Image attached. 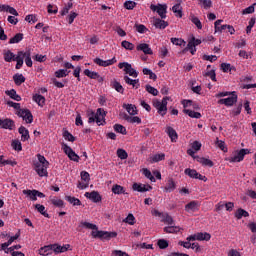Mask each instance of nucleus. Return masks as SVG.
Masks as SVG:
<instances>
[{
    "label": "nucleus",
    "mask_w": 256,
    "mask_h": 256,
    "mask_svg": "<svg viewBox=\"0 0 256 256\" xmlns=\"http://www.w3.org/2000/svg\"><path fill=\"white\" fill-rule=\"evenodd\" d=\"M70 247H71L70 244H65L63 246L59 244L46 245L39 249V255H43V256L53 255V251L54 253H56V255H59V253H65L66 251H69Z\"/></svg>",
    "instance_id": "f03ea898"
},
{
    "label": "nucleus",
    "mask_w": 256,
    "mask_h": 256,
    "mask_svg": "<svg viewBox=\"0 0 256 256\" xmlns=\"http://www.w3.org/2000/svg\"><path fill=\"white\" fill-rule=\"evenodd\" d=\"M63 137L66 141H70L71 143L75 142V136L71 134L68 130L63 132Z\"/></svg>",
    "instance_id": "bf43d9fd"
},
{
    "label": "nucleus",
    "mask_w": 256,
    "mask_h": 256,
    "mask_svg": "<svg viewBox=\"0 0 256 256\" xmlns=\"http://www.w3.org/2000/svg\"><path fill=\"white\" fill-rule=\"evenodd\" d=\"M116 155L119 159L125 160L127 157H129V154H127V151L125 149L119 148L116 152Z\"/></svg>",
    "instance_id": "5fc2aeb1"
},
{
    "label": "nucleus",
    "mask_w": 256,
    "mask_h": 256,
    "mask_svg": "<svg viewBox=\"0 0 256 256\" xmlns=\"http://www.w3.org/2000/svg\"><path fill=\"white\" fill-rule=\"evenodd\" d=\"M222 23H223L222 19H218L215 21L214 23L215 33H226L228 24L221 25Z\"/></svg>",
    "instance_id": "dca6fc26"
},
{
    "label": "nucleus",
    "mask_w": 256,
    "mask_h": 256,
    "mask_svg": "<svg viewBox=\"0 0 256 256\" xmlns=\"http://www.w3.org/2000/svg\"><path fill=\"white\" fill-rule=\"evenodd\" d=\"M165 133H167L168 137H170L172 143H177L179 135L177 134V131L173 127H166Z\"/></svg>",
    "instance_id": "ddd939ff"
},
{
    "label": "nucleus",
    "mask_w": 256,
    "mask_h": 256,
    "mask_svg": "<svg viewBox=\"0 0 256 256\" xmlns=\"http://www.w3.org/2000/svg\"><path fill=\"white\" fill-rule=\"evenodd\" d=\"M185 51H190L191 55H195V53H197V48L193 42L189 41L187 47L184 49V52Z\"/></svg>",
    "instance_id": "6e6d98bb"
},
{
    "label": "nucleus",
    "mask_w": 256,
    "mask_h": 256,
    "mask_svg": "<svg viewBox=\"0 0 256 256\" xmlns=\"http://www.w3.org/2000/svg\"><path fill=\"white\" fill-rule=\"evenodd\" d=\"M190 21H192V23L196 25L197 29H203V24L201 23V20H199V17L195 15L190 16Z\"/></svg>",
    "instance_id": "603ef678"
},
{
    "label": "nucleus",
    "mask_w": 256,
    "mask_h": 256,
    "mask_svg": "<svg viewBox=\"0 0 256 256\" xmlns=\"http://www.w3.org/2000/svg\"><path fill=\"white\" fill-rule=\"evenodd\" d=\"M70 9H73V4L71 2H68L67 4H65V6L60 11V15H62V17H65V15H67V13H69Z\"/></svg>",
    "instance_id": "864d4df0"
},
{
    "label": "nucleus",
    "mask_w": 256,
    "mask_h": 256,
    "mask_svg": "<svg viewBox=\"0 0 256 256\" xmlns=\"http://www.w3.org/2000/svg\"><path fill=\"white\" fill-rule=\"evenodd\" d=\"M22 57L25 59V64L27 67H33V60H31V49L22 51Z\"/></svg>",
    "instance_id": "4be33fe9"
},
{
    "label": "nucleus",
    "mask_w": 256,
    "mask_h": 256,
    "mask_svg": "<svg viewBox=\"0 0 256 256\" xmlns=\"http://www.w3.org/2000/svg\"><path fill=\"white\" fill-rule=\"evenodd\" d=\"M80 225H82V227H85L86 229H92L91 235L94 239H106L107 241H109V239H115V237H117V232L98 230L99 228L97 227V225L93 223L82 221Z\"/></svg>",
    "instance_id": "f257e3e1"
},
{
    "label": "nucleus",
    "mask_w": 256,
    "mask_h": 256,
    "mask_svg": "<svg viewBox=\"0 0 256 256\" xmlns=\"http://www.w3.org/2000/svg\"><path fill=\"white\" fill-rule=\"evenodd\" d=\"M13 80L15 85H23V83H25V76H23V74H15L13 76Z\"/></svg>",
    "instance_id": "ea45409f"
},
{
    "label": "nucleus",
    "mask_w": 256,
    "mask_h": 256,
    "mask_svg": "<svg viewBox=\"0 0 256 256\" xmlns=\"http://www.w3.org/2000/svg\"><path fill=\"white\" fill-rule=\"evenodd\" d=\"M84 75H86V77H89V79H96L98 81V83H103V77H101V75H99L95 71L85 69L84 70Z\"/></svg>",
    "instance_id": "2eb2a0df"
},
{
    "label": "nucleus",
    "mask_w": 256,
    "mask_h": 256,
    "mask_svg": "<svg viewBox=\"0 0 256 256\" xmlns=\"http://www.w3.org/2000/svg\"><path fill=\"white\" fill-rule=\"evenodd\" d=\"M48 165H44L41 163H34V170L36 171L39 177H47L49 173L47 172Z\"/></svg>",
    "instance_id": "9d476101"
},
{
    "label": "nucleus",
    "mask_w": 256,
    "mask_h": 256,
    "mask_svg": "<svg viewBox=\"0 0 256 256\" xmlns=\"http://www.w3.org/2000/svg\"><path fill=\"white\" fill-rule=\"evenodd\" d=\"M80 177L84 183H89V181H91V175L87 171H82Z\"/></svg>",
    "instance_id": "680f3d73"
},
{
    "label": "nucleus",
    "mask_w": 256,
    "mask_h": 256,
    "mask_svg": "<svg viewBox=\"0 0 256 256\" xmlns=\"http://www.w3.org/2000/svg\"><path fill=\"white\" fill-rule=\"evenodd\" d=\"M23 195H26L30 201H37L36 190H23Z\"/></svg>",
    "instance_id": "f704fd0d"
},
{
    "label": "nucleus",
    "mask_w": 256,
    "mask_h": 256,
    "mask_svg": "<svg viewBox=\"0 0 256 256\" xmlns=\"http://www.w3.org/2000/svg\"><path fill=\"white\" fill-rule=\"evenodd\" d=\"M71 73V71H68L67 69H59L58 71L55 72V77H57L58 79H61L63 77H67V75H69Z\"/></svg>",
    "instance_id": "49530a36"
},
{
    "label": "nucleus",
    "mask_w": 256,
    "mask_h": 256,
    "mask_svg": "<svg viewBox=\"0 0 256 256\" xmlns=\"http://www.w3.org/2000/svg\"><path fill=\"white\" fill-rule=\"evenodd\" d=\"M25 21H27L28 23H37V21H38L37 15H35V14H28L25 17Z\"/></svg>",
    "instance_id": "774afa93"
},
{
    "label": "nucleus",
    "mask_w": 256,
    "mask_h": 256,
    "mask_svg": "<svg viewBox=\"0 0 256 256\" xmlns=\"http://www.w3.org/2000/svg\"><path fill=\"white\" fill-rule=\"evenodd\" d=\"M145 89L148 93H150V95H153L154 97H157L159 95V90H157V88L147 84L145 86Z\"/></svg>",
    "instance_id": "8fccbe9b"
},
{
    "label": "nucleus",
    "mask_w": 256,
    "mask_h": 256,
    "mask_svg": "<svg viewBox=\"0 0 256 256\" xmlns=\"http://www.w3.org/2000/svg\"><path fill=\"white\" fill-rule=\"evenodd\" d=\"M185 175H188V177H190V179H197V175L199 174V172H197V170L195 169H191V168H186L184 170Z\"/></svg>",
    "instance_id": "79ce46f5"
},
{
    "label": "nucleus",
    "mask_w": 256,
    "mask_h": 256,
    "mask_svg": "<svg viewBox=\"0 0 256 256\" xmlns=\"http://www.w3.org/2000/svg\"><path fill=\"white\" fill-rule=\"evenodd\" d=\"M251 154L250 149L242 148L238 152H236L235 155L229 156L225 158V161H228L229 163H241L243 159H245V155Z\"/></svg>",
    "instance_id": "20e7f679"
},
{
    "label": "nucleus",
    "mask_w": 256,
    "mask_h": 256,
    "mask_svg": "<svg viewBox=\"0 0 256 256\" xmlns=\"http://www.w3.org/2000/svg\"><path fill=\"white\" fill-rule=\"evenodd\" d=\"M11 145L14 151H23V146L21 145V141L13 140Z\"/></svg>",
    "instance_id": "13d9d810"
},
{
    "label": "nucleus",
    "mask_w": 256,
    "mask_h": 256,
    "mask_svg": "<svg viewBox=\"0 0 256 256\" xmlns=\"http://www.w3.org/2000/svg\"><path fill=\"white\" fill-rule=\"evenodd\" d=\"M150 9L156 12L160 18L167 19V4H151Z\"/></svg>",
    "instance_id": "423d86ee"
},
{
    "label": "nucleus",
    "mask_w": 256,
    "mask_h": 256,
    "mask_svg": "<svg viewBox=\"0 0 256 256\" xmlns=\"http://www.w3.org/2000/svg\"><path fill=\"white\" fill-rule=\"evenodd\" d=\"M159 161H165V153L155 154L152 157L153 163H159Z\"/></svg>",
    "instance_id": "052dcab7"
},
{
    "label": "nucleus",
    "mask_w": 256,
    "mask_h": 256,
    "mask_svg": "<svg viewBox=\"0 0 256 256\" xmlns=\"http://www.w3.org/2000/svg\"><path fill=\"white\" fill-rule=\"evenodd\" d=\"M174 189H177V184H175V181L173 180V178H169L164 187V192L165 193H173Z\"/></svg>",
    "instance_id": "412c9836"
},
{
    "label": "nucleus",
    "mask_w": 256,
    "mask_h": 256,
    "mask_svg": "<svg viewBox=\"0 0 256 256\" xmlns=\"http://www.w3.org/2000/svg\"><path fill=\"white\" fill-rule=\"evenodd\" d=\"M169 100V97H164L161 100L158 99H154L153 100V107H155V109H157V112L159 115H161V117H165V115H167V101Z\"/></svg>",
    "instance_id": "39448f33"
},
{
    "label": "nucleus",
    "mask_w": 256,
    "mask_h": 256,
    "mask_svg": "<svg viewBox=\"0 0 256 256\" xmlns=\"http://www.w3.org/2000/svg\"><path fill=\"white\" fill-rule=\"evenodd\" d=\"M65 201H68L70 205H73V207H80L82 205L81 200L79 198H75V196H65Z\"/></svg>",
    "instance_id": "393cba45"
},
{
    "label": "nucleus",
    "mask_w": 256,
    "mask_h": 256,
    "mask_svg": "<svg viewBox=\"0 0 256 256\" xmlns=\"http://www.w3.org/2000/svg\"><path fill=\"white\" fill-rule=\"evenodd\" d=\"M162 223H165V225H175V220L173 219V217L171 215H169V213H164L162 219H161Z\"/></svg>",
    "instance_id": "7c9ffc66"
},
{
    "label": "nucleus",
    "mask_w": 256,
    "mask_h": 256,
    "mask_svg": "<svg viewBox=\"0 0 256 256\" xmlns=\"http://www.w3.org/2000/svg\"><path fill=\"white\" fill-rule=\"evenodd\" d=\"M18 133L21 134V141H29L30 136H29V130L25 128V126H20L18 129Z\"/></svg>",
    "instance_id": "b1692460"
},
{
    "label": "nucleus",
    "mask_w": 256,
    "mask_h": 256,
    "mask_svg": "<svg viewBox=\"0 0 256 256\" xmlns=\"http://www.w3.org/2000/svg\"><path fill=\"white\" fill-rule=\"evenodd\" d=\"M114 131H116V133H121V135H127V128H125V126L121 125V124H115L113 126Z\"/></svg>",
    "instance_id": "c03bdc74"
},
{
    "label": "nucleus",
    "mask_w": 256,
    "mask_h": 256,
    "mask_svg": "<svg viewBox=\"0 0 256 256\" xmlns=\"http://www.w3.org/2000/svg\"><path fill=\"white\" fill-rule=\"evenodd\" d=\"M125 119L128 123H137L138 125L141 124V118H139V116L126 115Z\"/></svg>",
    "instance_id": "3c124183"
},
{
    "label": "nucleus",
    "mask_w": 256,
    "mask_h": 256,
    "mask_svg": "<svg viewBox=\"0 0 256 256\" xmlns=\"http://www.w3.org/2000/svg\"><path fill=\"white\" fill-rule=\"evenodd\" d=\"M112 193L114 195H125V188L119 184H115L112 187Z\"/></svg>",
    "instance_id": "72a5a7b5"
},
{
    "label": "nucleus",
    "mask_w": 256,
    "mask_h": 256,
    "mask_svg": "<svg viewBox=\"0 0 256 256\" xmlns=\"http://www.w3.org/2000/svg\"><path fill=\"white\" fill-rule=\"evenodd\" d=\"M84 195L87 199L93 201V203H99V201H101V194L97 191L86 192Z\"/></svg>",
    "instance_id": "a211bd4d"
},
{
    "label": "nucleus",
    "mask_w": 256,
    "mask_h": 256,
    "mask_svg": "<svg viewBox=\"0 0 256 256\" xmlns=\"http://www.w3.org/2000/svg\"><path fill=\"white\" fill-rule=\"evenodd\" d=\"M132 189L133 191H138V193H145L147 191H151V189H153V186L147 184H139L137 182H135L133 185H132Z\"/></svg>",
    "instance_id": "f8f14e48"
},
{
    "label": "nucleus",
    "mask_w": 256,
    "mask_h": 256,
    "mask_svg": "<svg viewBox=\"0 0 256 256\" xmlns=\"http://www.w3.org/2000/svg\"><path fill=\"white\" fill-rule=\"evenodd\" d=\"M124 109L129 113V115H137V107L133 104H124Z\"/></svg>",
    "instance_id": "e433bc0d"
},
{
    "label": "nucleus",
    "mask_w": 256,
    "mask_h": 256,
    "mask_svg": "<svg viewBox=\"0 0 256 256\" xmlns=\"http://www.w3.org/2000/svg\"><path fill=\"white\" fill-rule=\"evenodd\" d=\"M183 113H185V115L191 117L192 119H201V113L199 112H195L190 109H184Z\"/></svg>",
    "instance_id": "473e14b6"
},
{
    "label": "nucleus",
    "mask_w": 256,
    "mask_h": 256,
    "mask_svg": "<svg viewBox=\"0 0 256 256\" xmlns=\"http://www.w3.org/2000/svg\"><path fill=\"white\" fill-rule=\"evenodd\" d=\"M204 9H211L213 7V1L211 0H199Z\"/></svg>",
    "instance_id": "e2e57ef3"
},
{
    "label": "nucleus",
    "mask_w": 256,
    "mask_h": 256,
    "mask_svg": "<svg viewBox=\"0 0 256 256\" xmlns=\"http://www.w3.org/2000/svg\"><path fill=\"white\" fill-rule=\"evenodd\" d=\"M17 59V55L15 53L11 52V50H8L4 53V61L6 63H11Z\"/></svg>",
    "instance_id": "c85d7f7f"
},
{
    "label": "nucleus",
    "mask_w": 256,
    "mask_h": 256,
    "mask_svg": "<svg viewBox=\"0 0 256 256\" xmlns=\"http://www.w3.org/2000/svg\"><path fill=\"white\" fill-rule=\"evenodd\" d=\"M121 45L124 49H127L128 51H133V49H135V44L127 40L122 41Z\"/></svg>",
    "instance_id": "4d7b16f0"
},
{
    "label": "nucleus",
    "mask_w": 256,
    "mask_h": 256,
    "mask_svg": "<svg viewBox=\"0 0 256 256\" xmlns=\"http://www.w3.org/2000/svg\"><path fill=\"white\" fill-rule=\"evenodd\" d=\"M164 233H179L181 231V227L175 226V224L168 225L163 228Z\"/></svg>",
    "instance_id": "c756f323"
},
{
    "label": "nucleus",
    "mask_w": 256,
    "mask_h": 256,
    "mask_svg": "<svg viewBox=\"0 0 256 256\" xmlns=\"http://www.w3.org/2000/svg\"><path fill=\"white\" fill-rule=\"evenodd\" d=\"M152 24L156 29H165L166 27H169V22L163 20L162 18H153Z\"/></svg>",
    "instance_id": "4468645a"
},
{
    "label": "nucleus",
    "mask_w": 256,
    "mask_h": 256,
    "mask_svg": "<svg viewBox=\"0 0 256 256\" xmlns=\"http://www.w3.org/2000/svg\"><path fill=\"white\" fill-rule=\"evenodd\" d=\"M137 51H142L144 55H153V50L147 43H141L136 47Z\"/></svg>",
    "instance_id": "f3484780"
},
{
    "label": "nucleus",
    "mask_w": 256,
    "mask_h": 256,
    "mask_svg": "<svg viewBox=\"0 0 256 256\" xmlns=\"http://www.w3.org/2000/svg\"><path fill=\"white\" fill-rule=\"evenodd\" d=\"M159 249H167L169 247V242L165 239H160L157 242Z\"/></svg>",
    "instance_id": "69168bd1"
},
{
    "label": "nucleus",
    "mask_w": 256,
    "mask_h": 256,
    "mask_svg": "<svg viewBox=\"0 0 256 256\" xmlns=\"http://www.w3.org/2000/svg\"><path fill=\"white\" fill-rule=\"evenodd\" d=\"M199 209V203L197 201H191L185 206V211L189 213V211H197Z\"/></svg>",
    "instance_id": "2f4dec72"
},
{
    "label": "nucleus",
    "mask_w": 256,
    "mask_h": 256,
    "mask_svg": "<svg viewBox=\"0 0 256 256\" xmlns=\"http://www.w3.org/2000/svg\"><path fill=\"white\" fill-rule=\"evenodd\" d=\"M35 209L40 213V215H43V217H46V219H51V215L47 213V210H45V206L42 204H36L34 205Z\"/></svg>",
    "instance_id": "a878e982"
},
{
    "label": "nucleus",
    "mask_w": 256,
    "mask_h": 256,
    "mask_svg": "<svg viewBox=\"0 0 256 256\" xmlns=\"http://www.w3.org/2000/svg\"><path fill=\"white\" fill-rule=\"evenodd\" d=\"M220 67L223 73H229L231 71H235V67L231 66V64L229 63H222Z\"/></svg>",
    "instance_id": "de8ad7c7"
},
{
    "label": "nucleus",
    "mask_w": 256,
    "mask_h": 256,
    "mask_svg": "<svg viewBox=\"0 0 256 256\" xmlns=\"http://www.w3.org/2000/svg\"><path fill=\"white\" fill-rule=\"evenodd\" d=\"M6 95H9L10 99H14V101H21V97L19 96V94H17V91H15V89L6 91Z\"/></svg>",
    "instance_id": "37998d69"
},
{
    "label": "nucleus",
    "mask_w": 256,
    "mask_h": 256,
    "mask_svg": "<svg viewBox=\"0 0 256 256\" xmlns=\"http://www.w3.org/2000/svg\"><path fill=\"white\" fill-rule=\"evenodd\" d=\"M33 101H35L39 107H43V105H45V98L43 95L35 94L33 96Z\"/></svg>",
    "instance_id": "58836bf2"
},
{
    "label": "nucleus",
    "mask_w": 256,
    "mask_h": 256,
    "mask_svg": "<svg viewBox=\"0 0 256 256\" xmlns=\"http://www.w3.org/2000/svg\"><path fill=\"white\" fill-rule=\"evenodd\" d=\"M0 127L1 129L13 131V129H15V121H13L11 118L1 119Z\"/></svg>",
    "instance_id": "9b49d317"
},
{
    "label": "nucleus",
    "mask_w": 256,
    "mask_h": 256,
    "mask_svg": "<svg viewBox=\"0 0 256 256\" xmlns=\"http://www.w3.org/2000/svg\"><path fill=\"white\" fill-rule=\"evenodd\" d=\"M142 173H143V175L147 178V179H149L152 183H155V176H153V174L151 173V170H149V169H147V168H144L143 170H142Z\"/></svg>",
    "instance_id": "09e8293b"
},
{
    "label": "nucleus",
    "mask_w": 256,
    "mask_h": 256,
    "mask_svg": "<svg viewBox=\"0 0 256 256\" xmlns=\"http://www.w3.org/2000/svg\"><path fill=\"white\" fill-rule=\"evenodd\" d=\"M194 159H196V161L198 163H201V165H203L204 167H213L215 165L213 161L205 157L196 156L194 157Z\"/></svg>",
    "instance_id": "5701e85b"
},
{
    "label": "nucleus",
    "mask_w": 256,
    "mask_h": 256,
    "mask_svg": "<svg viewBox=\"0 0 256 256\" xmlns=\"http://www.w3.org/2000/svg\"><path fill=\"white\" fill-rule=\"evenodd\" d=\"M124 7L125 9H127L128 11H132V9H135V7H137V3L134 1H126L124 3Z\"/></svg>",
    "instance_id": "0e129e2a"
},
{
    "label": "nucleus",
    "mask_w": 256,
    "mask_h": 256,
    "mask_svg": "<svg viewBox=\"0 0 256 256\" xmlns=\"http://www.w3.org/2000/svg\"><path fill=\"white\" fill-rule=\"evenodd\" d=\"M172 11L173 13L176 14V17H183V7H181V4L178 3V4H175L173 7H172Z\"/></svg>",
    "instance_id": "4c0bfd02"
},
{
    "label": "nucleus",
    "mask_w": 256,
    "mask_h": 256,
    "mask_svg": "<svg viewBox=\"0 0 256 256\" xmlns=\"http://www.w3.org/2000/svg\"><path fill=\"white\" fill-rule=\"evenodd\" d=\"M119 69H124L125 73L127 75H129L130 77H138L139 73H137L136 69H133V67L131 66V64H129L128 62H120L118 64Z\"/></svg>",
    "instance_id": "0eeeda50"
},
{
    "label": "nucleus",
    "mask_w": 256,
    "mask_h": 256,
    "mask_svg": "<svg viewBox=\"0 0 256 256\" xmlns=\"http://www.w3.org/2000/svg\"><path fill=\"white\" fill-rule=\"evenodd\" d=\"M16 66L15 69H21L23 67L24 58H23V51H19L16 55Z\"/></svg>",
    "instance_id": "cd10ccee"
},
{
    "label": "nucleus",
    "mask_w": 256,
    "mask_h": 256,
    "mask_svg": "<svg viewBox=\"0 0 256 256\" xmlns=\"http://www.w3.org/2000/svg\"><path fill=\"white\" fill-rule=\"evenodd\" d=\"M21 41H23V34L22 33H17L14 37H12L9 40V44L13 45L15 43H21Z\"/></svg>",
    "instance_id": "a18cd8bd"
},
{
    "label": "nucleus",
    "mask_w": 256,
    "mask_h": 256,
    "mask_svg": "<svg viewBox=\"0 0 256 256\" xmlns=\"http://www.w3.org/2000/svg\"><path fill=\"white\" fill-rule=\"evenodd\" d=\"M124 81L127 85H132V87H136L139 89V79H131L129 76H124Z\"/></svg>",
    "instance_id": "c9c22d12"
},
{
    "label": "nucleus",
    "mask_w": 256,
    "mask_h": 256,
    "mask_svg": "<svg viewBox=\"0 0 256 256\" xmlns=\"http://www.w3.org/2000/svg\"><path fill=\"white\" fill-rule=\"evenodd\" d=\"M7 105H9V107H13V109H16V115L23 118V121H26V123L29 124L33 123V114L31 113V110L22 109L20 103L13 101H8Z\"/></svg>",
    "instance_id": "7ed1b4c3"
},
{
    "label": "nucleus",
    "mask_w": 256,
    "mask_h": 256,
    "mask_svg": "<svg viewBox=\"0 0 256 256\" xmlns=\"http://www.w3.org/2000/svg\"><path fill=\"white\" fill-rule=\"evenodd\" d=\"M94 63L99 67H111V65H115V63H117V58L113 57L112 59H109V60L95 58Z\"/></svg>",
    "instance_id": "1a4fd4ad"
},
{
    "label": "nucleus",
    "mask_w": 256,
    "mask_h": 256,
    "mask_svg": "<svg viewBox=\"0 0 256 256\" xmlns=\"http://www.w3.org/2000/svg\"><path fill=\"white\" fill-rule=\"evenodd\" d=\"M196 241H211V234L207 232L196 233Z\"/></svg>",
    "instance_id": "bb28decb"
},
{
    "label": "nucleus",
    "mask_w": 256,
    "mask_h": 256,
    "mask_svg": "<svg viewBox=\"0 0 256 256\" xmlns=\"http://www.w3.org/2000/svg\"><path fill=\"white\" fill-rule=\"evenodd\" d=\"M134 28L138 33H147L148 29L143 24H135Z\"/></svg>",
    "instance_id": "338daca9"
},
{
    "label": "nucleus",
    "mask_w": 256,
    "mask_h": 256,
    "mask_svg": "<svg viewBox=\"0 0 256 256\" xmlns=\"http://www.w3.org/2000/svg\"><path fill=\"white\" fill-rule=\"evenodd\" d=\"M235 217L236 219H243V217H249V212H247V210L239 208L236 212H235Z\"/></svg>",
    "instance_id": "a19ab883"
},
{
    "label": "nucleus",
    "mask_w": 256,
    "mask_h": 256,
    "mask_svg": "<svg viewBox=\"0 0 256 256\" xmlns=\"http://www.w3.org/2000/svg\"><path fill=\"white\" fill-rule=\"evenodd\" d=\"M110 87L112 89H115V91H117V93H120L121 95L125 93V88H123V85H121V83L115 79L110 81Z\"/></svg>",
    "instance_id": "aec40b11"
},
{
    "label": "nucleus",
    "mask_w": 256,
    "mask_h": 256,
    "mask_svg": "<svg viewBox=\"0 0 256 256\" xmlns=\"http://www.w3.org/2000/svg\"><path fill=\"white\" fill-rule=\"evenodd\" d=\"M235 103H237V92L235 91L232 92V96L218 100L219 105H225L226 107H233Z\"/></svg>",
    "instance_id": "6e6552de"
},
{
    "label": "nucleus",
    "mask_w": 256,
    "mask_h": 256,
    "mask_svg": "<svg viewBox=\"0 0 256 256\" xmlns=\"http://www.w3.org/2000/svg\"><path fill=\"white\" fill-rule=\"evenodd\" d=\"M50 203L51 205H54V207H58V209H63V207H65V202L57 196H51Z\"/></svg>",
    "instance_id": "6ab92c4d"
}]
</instances>
